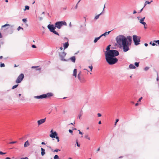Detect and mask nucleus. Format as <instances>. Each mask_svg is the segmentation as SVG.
<instances>
[{
  "label": "nucleus",
  "instance_id": "nucleus-29",
  "mask_svg": "<svg viewBox=\"0 0 159 159\" xmlns=\"http://www.w3.org/2000/svg\"><path fill=\"white\" fill-rule=\"evenodd\" d=\"M29 8H30V7H29V6H25V8L24 9V11H25L26 10H29Z\"/></svg>",
  "mask_w": 159,
  "mask_h": 159
},
{
  "label": "nucleus",
  "instance_id": "nucleus-41",
  "mask_svg": "<svg viewBox=\"0 0 159 159\" xmlns=\"http://www.w3.org/2000/svg\"><path fill=\"white\" fill-rule=\"evenodd\" d=\"M55 138L57 139V142H59V137L58 136H57Z\"/></svg>",
  "mask_w": 159,
  "mask_h": 159
},
{
  "label": "nucleus",
  "instance_id": "nucleus-31",
  "mask_svg": "<svg viewBox=\"0 0 159 159\" xmlns=\"http://www.w3.org/2000/svg\"><path fill=\"white\" fill-rule=\"evenodd\" d=\"M7 26H10V25H9V24H6L3 25H2V28H3V27H5Z\"/></svg>",
  "mask_w": 159,
  "mask_h": 159
},
{
  "label": "nucleus",
  "instance_id": "nucleus-4",
  "mask_svg": "<svg viewBox=\"0 0 159 159\" xmlns=\"http://www.w3.org/2000/svg\"><path fill=\"white\" fill-rule=\"evenodd\" d=\"M120 47H122L123 51L125 52L128 51L129 49V43L127 40L124 42Z\"/></svg>",
  "mask_w": 159,
  "mask_h": 159
},
{
  "label": "nucleus",
  "instance_id": "nucleus-46",
  "mask_svg": "<svg viewBox=\"0 0 159 159\" xmlns=\"http://www.w3.org/2000/svg\"><path fill=\"white\" fill-rule=\"evenodd\" d=\"M149 69V67H145V68H144V70H145V71H147V70H148Z\"/></svg>",
  "mask_w": 159,
  "mask_h": 159
},
{
  "label": "nucleus",
  "instance_id": "nucleus-54",
  "mask_svg": "<svg viewBox=\"0 0 159 159\" xmlns=\"http://www.w3.org/2000/svg\"><path fill=\"white\" fill-rule=\"evenodd\" d=\"M98 117H100V116H101V115H101V114L100 113H98Z\"/></svg>",
  "mask_w": 159,
  "mask_h": 159
},
{
  "label": "nucleus",
  "instance_id": "nucleus-33",
  "mask_svg": "<svg viewBox=\"0 0 159 159\" xmlns=\"http://www.w3.org/2000/svg\"><path fill=\"white\" fill-rule=\"evenodd\" d=\"M59 157L57 155H55L54 157V159H59Z\"/></svg>",
  "mask_w": 159,
  "mask_h": 159
},
{
  "label": "nucleus",
  "instance_id": "nucleus-32",
  "mask_svg": "<svg viewBox=\"0 0 159 159\" xmlns=\"http://www.w3.org/2000/svg\"><path fill=\"white\" fill-rule=\"evenodd\" d=\"M18 84H16V85H15L14 86H13L12 87V89H14L16 88V87H17V86H18Z\"/></svg>",
  "mask_w": 159,
  "mask_h": 159
},
{
  "label": "nucleus",
  "instance_id": "nucleus-25",
  "mask_svg": "<svg viewBox=\"0 0 159 159\" xmlns=\"http://www.w3.org/2000/svg\"><path fill=\"white\" fill-rule=\"evenodd\" d=\"M151 3V2H149L148 1H146L145 2V3H144V7H145V6L148 4H150Z\"/></svg>",
  "mask_w": 159,
  "mask_h": 159
},
{
  "label": "nucleus",
  "instance_id": "nucleus-7",
  "mask_svg": "<svg viewBox=\"0 0 159 159\" xmlns=\"http://www.w3.org/2000/svg\"><path fill=\"white\" fill-rule=\"evenodd\" d=\"M24 77V75L23 74H20L18 77L17 79L16 80V83L17 84H19L22 81Z\"/></svg>",
  "mask_w": 159,
  "mask_h": 159
},
{
  "label": "nucleus",
  "instance_id": "nucleus-36",
  "mask_svg": "<svg viewBox=\"0 0 159 159\" xmlns=\"http://www.w3.org/2000/svg\"><path fill=\"white\" fill-rule=\"evenodd\" d=\"M60 151V150L58 149H56L55 150H54L53 151V152H57L58 151Z\"/></svg>",
  "mask_w": 159,
  "mask_h": 159
},
{
  "label": "nucleus",
  "instance_id": "nucleus-24",
  "mask_svg": "<svg viewBox=\"0 0 159 159\" xmlns=\"http://www.w3.org/2000/svg\"><path fill=\"white\" fill-rule=\"evenodd\" d=\"M127 40H128L129 42H130L132 41V38L131 36H128L127 37V38H126Z\"/></svg>",
  "mask_w": 159,
  "mask_h": 159
},
{
  "label": "nucleus",
  "instance_id": "nucleus-5",
  "mask_svg": "<svg viewBox=\"0 0 159 159\" xmlns=\"http://www.w3.org/2000/svg\"><path fill=\"white\" fill-rule=\"evenodd\" d=\"M55 27L58 29H60L63 25H67V23L65 21H58L55 24Z\"/></svg>",
  "mask_w": 159,
  "mask_h": 159
},
{
  "label": "nucleus",
  "instance_id": "nucleus-34",
  "mask_svg": "<svg viewBox=\"0 0 159 159\" xmlns=\"http://www.w3.org/2000/svg\"><path fill=\"white\" fill-rule=\"evenodd\" d=\"M134 64L136 66L138 67L139 66V62H135L134 63Z\"/></svg>",
  "mask_w": 159,
  "mask_h": 159
},
{
  "label": "nucleus",
  "instance_id": "nucleus-23",
  "mask_svg": "<svg viewBox=\"0 0 159 159\" xmlns=\"http://www.w3.org/2000/svg\"><path fill=\"white\" fill-rule=\"evenodd\" d=\"M100 36L96 38L94 40V43H96L97 41L100 39Z\"/></svg>",
  "mask_w": 159,
  "mask_h": 159
},
{
  "label": "nucleus",
  "instance_id": "nucleus-9",
  "mask_svg": "<svg viewBox=\"0 0 159 159\" xmlns=\"http://www.w3.org/2000/svg\"><path fill=\"white\" fill-rule=\"evenodd\" d=\"M48 28L49 30L51 32H52L53 30H54L56 28L55 25H49L48 26Z\"/></svg>",
  "mask_w": 159,
  "mask_h": 159
},
{
  "label": "nucleus",
  "instance_id": "nucleus-17",
  "mask_svg": "<svg viewBox=\"0 0 159 159\" xmlns=\"http://www.w3.org/2000/svg\"><path fill=\"white\" fill-rule=\"evenodd\" d=\"M30 145V143L28 140L27 141L25 142L24 144V147L25 148L27 147Z\"/></svg>",
  "mask_w": 159,
  "mask_h": 159
},
{
  "label": "nucleus",
  "instance_id": "nucleus-57",
  "mask_svg": "<svg viewBox=\"0 0 159 159\" xmlns=\"http://www.w3.org/2000/svg\"><path fill=\"white\" fill-rule=\"evenodd\" d=\"M21 159H28V158L27 157H25V158H21Z\"/></svg>",
  "mask_w": 159,
  "mask_h": 159
},
{
  "label": "nucleus",
  "instance_id": "nucleus-51",
  "mask_svg": "<svg viewBox=\"0 0 159 159\" xmlns=\"http://www.w3.org/2000/svg\"><path fill=\"white\" fill-rule=\"evenodd\" d=\"M69 132L70 133H72H72H73V131H72V130H71V129H69Z\"/></svg>",
  "mask_w": 159,
  "mask_h": 159
},
{
  "label": "nucleus",
  "instance_id": "nucleus-64",
  "mask_svg": "<svg viewBox=\"0 0 159 159\" xmlns=\"http://www.w3.org/2000/svg\"><path fill=\"white\" fill-rule=\"evenodd\" d=\"M5 159H10V158L7 157L5 158Z\"/></svg>",
  "mask_w": 159,
  "mask_h": 159
},
{
  "label": "nucleus",
  "instance_id": "nucleus-8",
  "mask_svg": "<svg viewBox=\"0 0 159 159\" xmlns=\"http://www.w3.org/2000/svg\"><path fill=\"white\" fill-rule=\"evenodd\" d=\"M66 55V53L64 52L59 53V56L60 57L61 59V61H66V60L64 59V57H65Z\"/></svg>",
  "mask_w": 159,
  "mask_h": 159
},
{
  "label": "nucleus",
  "instance_id": "nucleus-19",
  "mask_svg": "<svg viewBox=\"0 0 159 159\" xmlns=\"http://www.w3.org/2000/svg\"><path fill=\"white\" fill-rule=\"evenodd\" d=\"M41 155H42V156H43L45 153V150L44 149H43L42 148H41Z\"/></svg>",
  "mask_w": 159,
  "mask_h": 159
},
{
  "label": "nucleus",
  "instance_id": "nucleus-47",
  "mask_svg": "<svg viewBox=\"0 0 159 159\" xmlns=\"http://www.w3.org/2000/svg\"><path fill=\"white\" fill-rule=\"evenodd\" d=\"M36 69V70H41V68L39 67V66H38V68H37Z\"/></svg>",
  "mask_w": 159,
  "mask_h": 159
},
{
  "label": "nucleus",
  "instance_id": "nucleus-3",
  "mask_svg": "<svg viewBox=\"0 0 159 159\" xmlns=\"http://www.w3.org/2000/svg\"><path fill=\"white\" fill-rule=\"evenodd\" d=\"M119 54V52L117 50H111L108 51H106L105 52V55L113 57L118 56Z\"/></svg>",
  "mask_w": 159,
  "mask_h": 159
},
{
  "label": "nucleus",
  "instance_id": "nucleus-18",
  "mask_svg": "<svg viewBox=\"0 0 159 159\" xmlns=\"http://www.w3.org/2000/svg\"><path fill=\"white\" fill-rule=\"evenodd\" d=\"M129 68L130 69H134L136 68L135 66L132 64H131L129 66Z\"/></svg>",
  "mask_w": 159,
  "mask_h": 159
},
{
  "label": "nucleus",
  "instance_id": "nucleus-28",
  "mask_svg": "<svg viewBox=\"0 0 159 159\" xmlns=\"http://www.w3.org/2000/svg\"><path fill=\"white\" fill-rule=\"evenodd\" d=\"M111 45H109L106 48L107 51H108L110 50Z\"/></svg>",
  "mask_w": 159,
  "mask_h": 159
},
{
  "label": "nucleus",
  "instance_id": "nucleus-30",
  "mask_svg": "<svg viewBox=\"0 0 159 159\" xmlns=\"http://www.w3.org/2000/svg\"><path fill=\"white\" fill-rule=\"evenodd\" d=\"M52 32L55 34L57 35L58 36H59V34L55 30H53Z\"/></svg>",
  "mask_w": 159,
  "mask_h": 159
},
{
  "label": "nucleus",
  "instance_id": "nucleus-1",
  "mask_svg": "<svg viewBox=\"0 0 159 159\" xmlns=\"http://www.w3.org/2000/svg\"><path fill=\"white\" fill-rule=\"evenodd\" d=\"M105 55V59L107 62L110 65L114 64L118 61V59L116 58L106 55Z\"/></svg>",
  "mask_w": 159,
  "mask_h": 159
},
{
  "label": "nucleus",
  "instance_id": "nucleus-42",
  "mask_svg": "<svg viewBox=\"0 0 159 159\" xmlns=\"http://www.w3.org/2000/svg\"><path fill=\"white\" fill-rule=\"evenodd\" d=\"M89 68L90 69L91 71H92V69H93V66H92V65H91V66H89Z\"/></svg>",
  "mask_w": 159,
  "mask_h": 159
},
{
  "label": "nucleus",
  "instance_id": "nucleus-11",
  "mask_svg": "<svg viewBox=\"0 0 159 159\" xmlns=\"http://www.w3.org/2000/svg\"><path fill=\"white\" fill-rule=\"evenodd\" d=\"M47 97V95L46 94H43L39 96H35L34 98L36 99H43Z\"/></svg>",
  "mask_w": 159,
  "mask_h": 159
},
{
  "label": "nucleus",
  "instance_id": "nucleus-52",
  "mask_svg": "<svg viewBox=\"0 0 159 159\" xmlns=\"http://www.w3.org/2000/svg\"><path fill=\"white\" fill-rule=\"evenodd\" d=\"M142 98H143L142 97H141L139 99L138 101L140 102Z\"/></svg>",
  "mask_w": 159,
  "mask_h": 159
},
{
  "label": "nucleus",
  "instance_id": "nucleus-56",
  "mask_svg": "<svg viewBox=\"0 0 159 159\" xmlns=\"http://www.w3.org/2000/svg\"><path fill=\"white\" fill-rule=\"evenodd\" d=\"M156 45H157L156 44L154 43H152V45L153 46H154Z\"/></svg>",
  "mask_w": 159,
  "mask_h": 159
},
{
  "label": "nucleus",
  "instance_id": "nucleus-53",
  "mask_svg": "<svg viewBox=\"0 0 159 159\" xmlns=\"http://www.w3.org/2000/svg\"><path fill=\"white\" fill-rule=\"evenodd\" d=\"M78 131H79V132L80 134H81V135L83 134V133L81 132L80 130H78Z\"/></svg>",
  "mask_w": 159,
  "mask_h": 159
},
{
  "label": "nucleus",
  "instance_id": "nucleus-43",
  "mask_svg": "<svg viewBox=\"0 0 159 159\" xmlns=\"http://www.w3.org/2000/svg\"><path fill=\"white\" fill-rule=\"evenodd\" d=\"M17 142L16 141H13V142H10L9 143L10 144H14V143H16Z\"/></svg>",
  "mask_w": 159,
  "mask_h": 159
},
{
  "label": "nucleus",
  "instance_id": "nucleus-55",
  "mask_svg": "<svg viewBox=\"0 0 159 159\" xmlns=\"http://www.w3.org/2000/svg\"><path fill=\"white\" fill-rule=\"evenodd\" d=\"M78 3H77V4H76V5L75 6V9H77V7H78Z\"/></svg>",
  "mask_w": 159,
  "mask_h": 159
},
{
  "label": "nucleus",
  "instance_id": "nucleus-40",
  "mask_svg": "<svg viewBox=\"0 0 159 159\" xmlns=\"http://www.w3.org/2000/svg\"><path fill=\"white\" fill-rule=\"evenodd\" d=\"M76 143L78 147H80V144L78 143L77 140H76Z\"/></svg>",
  "mask_w": 159,
  "mask_h": 159
},
{
  "label": "nucleus",
  "instance_id": "nucleus-10",
  "mask_svg": "<svg viewBox=\"0 0 159 159\" xmlns=\"http://www.w3.org/2000/svg\"><path fill=\"white\" fill-rule=\"evenodd\" d=\"M51 134H50L49 136L52 138H55L57 135V133L56 131L53 132L52 130L51 131Z\"/></svg>",
  "mask_w": 159,
  "mask_h": 159
},
{
  "label": "nucleus",
  "instance_id": "nucleus-16",
  "mask_svg": "<svg viewBox=\"0 0 159 159\" xmlns=\"http://www.w3.org/2000/svg\"><path fill=\"white\" fill-rule=\"evenodd\" d=\"M77 69H74L73 70V76H74L75 77V78L77 77Z\"/></svg>",
  "mask_w": 159,
  "mask_h": 159
},
{
  "label": "nucleus",
  "instance_id": "nucleus-37",
  "mask_svg": "<svg viewBox=\"0 0 159 159\" xmlns=\"http://www.w3.org/2000/svg\"><path fill=\"white\" fill-rule=\"evenodd\" d=\"M119 120L118 119H117L116 120V122H115V124H114L115 126H116V123L119 121Z\"/></svg>",
  "mask_w": 159,
  "mask_h": 159
},
{
  "label": "nucleus",
  "instance_id": "nucleus-48",
  "mask_svg": "<svg viewBox=\"0 0 159 159\" xmlns=\"http://www.w3.org/2000/svg\"><path fill=\"white\" fill-rule=\"evenodd\" d=\"M6 152H0V154L1 155L5 154H6Z\"/></svg>",
  "mask_w": 159,
  "mask_h": 159
},
{
  "label": "nucleus",
  "instance_id": "nucleus-63",
  "mask_svg": "<svg viewBox=\"0 0 159 159\" xmlns=\"http://www.w3.org/2000/svg\"><path fill=\"white\" fill-rule=\"evenodd\" d=\"M100 148H98V149L97 150V152H98V151H99L100 150Z\"/></svg>",
  "mask_w": 159,
  "mask_h": 159
},
{
  "label": "nucleus",
  "instance_id": "nucleus-35",
  "mask_svg": "<svg viewBox=\"0 0 159 159\" xmlns=\"http://www.w3.org/2000/svg\"><path fill=\"white\" fill-rule=\"evenodd\" d=\"M20 29H22V30H23V28L21 27L20 26H19L17 28V30L18 31H19Z\"/></svg>",
  "mask_w": 159,
  "mask_h": 159
},
{
  "label": "nucleus",
  "instance_id": "nucleus-38",
  "mask_svg": "<svg viewBox=\"0 0 159 159\" xmlns=\"http://www.w3.org/2000/svg\"><path fill=\"white\" fill-rule=\"evenodd\" d=\"M46 95H47V97L51 96H52V94L51 93H48Z\"/></svg>",
  "mask_w": 159,
  "mask_h": 159
},
{
  "label": "nucleus",
  "instance_id": "nucleus-12",
  "mask_svg": "<svg viewBox=\"0 0 159 159\" xmlns=\"http://www.w3.org/2000/svg\"><path fill=\"white\" fill-rule=\"evenodd\" d=\"M46 118L40 119L37 121V123L39 125L44 123L46 121Z\"/></svg>",
  "mask_w": 159,
  "mask_h": 159
},
{
  "label": "nucleus",
  "instance_id": "nucleus-26",
  "mask_svg": "<svg viewBox=\"0 0 159 159\" xmlns=\"http://www.w3.org/2000/svg\"><path fill=\"white\" fill-rule=\"evenodd\" d=\"M102 14V13H101L100 14H99L97 16H95V18H94V19L95 20H96L98 19L99 18V16H100Z\"/></svg>",
  "mask_w": 159,
  "mask_h": 159
},
{
  "label": "nucleus",
  "instance_id": "nucleus-27",
  "mask_svg": "<svg viewBox=\"0 0 159 159\" xmlns=\"http://www.w3.org/2000/svg\"><path fill=\"white\" fill-rule=\"evenodd\" d=\"M82 112V111H81L80 113L79 114L78 116V118H79L80 119V117H81V116H82V114H83V113Z\"/></svg>",
  "mask_w": 159,
  "mask_h": 159
},
{
  "label": "nucleus",
  "instance_id": "nucleus-6",
  "mask_svg": "<svg viewBox=\"0 0 159 159\" xmlns=\"http://www.w3.org/2000/svg\"><path fill=\"white\" fill-rule=\"evenodd\" d=\"M140 37L137 36L136 35H134L133 36V40L134 43V44L137 45L139 44L140 42Z\"/></svg>",
  "mask_w": 159,
  "mask_h": 159
},
{
  "label": "nucleus",
  "instance_id": "nucleus-39",
  "mask_svg": "<svg viewBox=\"0 0 159 159\" xmlns=\"http://www.w3.org/2000/svg\"><path fill=\"white\" fill-rule=\"evenodd\" d=\"M153 42L157 43L158 45H159V40H154Z\"/></svg>",
  "mask_w": 159,
  "mask_h": 159
},
{
  "label": "nucleus",
  "instance_id": "nucleus-60",
  "mask_svg": "<svg viewBox=\"0 0 159 159\" xmlns=\"http://www.w3.org/2000/svg\"><path fill=\"white\" fill-rule=\"evenodd\" d=\"M137 13V12L135 10H134L133 11V14H135Z\"/></svg>",
  "mask_w": 159,
  "mask_h": 159
},
{
  "label": "nucleus",
  "instance_id": "nucleus-15",
  "mask_svg": "<svg viewBox=\"0 0 159 159\" xmlns=\"http://www.w3.org/2000/svg\"><path fill=\"white\" fill-rule=\"evenodd\" d=\"M81 71H80L79 72V73L78 74V75L77 77H78V78L79 80H80V81L81 82H83V81L81 80V77H80V76H81Z\"/></svg>",
  "mask_w": 159,
  "mask_h": 159
},
{
  "label": "nucleus",
  "instance_id": "nucleus-2",
  "mask_svg": "<svg viewBox=\"0 0 159 159\" xmlns=\"http://www.w3.org/2000/svg\"><path fill=\"white\" fill-rule=\"evenodd\" d=\"M116 40L117 44L121 46V44L127 40V39L124 35H119L116 37Z\"/></svg>",
  "mask_w": 159,
  "mask_h": 159
},
{
  "label": "nucleus",
  "instance_id": "nucleus-50",
  "mask_svg": "<svg viewBox=\"0 0 159 159\" xmlns=\"http://www.w3.org/2000/svg\"><path fill=\"white\" fill-rule=\"evenodd\" d=\"M32 48H36V46L35 45H34V44L32 45Z\"/></svg>",
  "mask_w": 159,
  "mask_h": 159
},
{
  "label": "nucleus",
  "instance_id": "nucleus-44",
  "mask_svg": "<svg viewBox=\"0 0 159 159\" xmlns=\"http://www.w3.org/2000/svg\"><path fill=\"white\" fill-rule=\"evenodd\" d=\"M22 21L25 22V23L27 21V19H22Z\"/></svg>",
  "mask_w": 159,
  "mask_h": 159
},
{
  "label": "nucleus",
  "instance_id": "nucleus-62",
  "mask_svg": "<svg viewBox=\"0 0 159 159\" xmlns=\"http://www.w3.org/2000/svg\"><path fill=\"white\" fill-rule=\"evenodd\" d=\"M138 105H139L138 103H136L135 104V106H138Z\"/></svg>",
  "mask_w": 159,
  "mask_h": 159
},
{
  "label": "nucleus",
  "instance_id": "nucleus-59",
  "mask_svg": "<svg viewBox=\"0 0 159 159\" xmlns=\"http://www.w3.org/2000/svg\"><path fill=\"white\" fill-rule=\"evenodd\" d=\"M66 8H67V7H65L63 8V9L65 10H66Z\"/></svg>",
  "mask_w": 159,
  "mask_h": 159
},
{
  "label": "nucleus",
  "instance_id": "nucleus-20",
  "mask_svg": "<svg viewBox=\"0 0 159 159\" xmlns=\"http://www.w3.org/2000/svg\"><path fill=\"white\" fill-rule=\"evenodd\" d=\"M84 138L85 139H88V140H90V138L89 137V136L88 134H85V135L84 136Z\"/></svg>",
  "mask_w": 159,
  "mask_h": 159
},
{
  "label": "nucleus",
  "instance_id": "nucleus-21",
  "mask_svg": "<svg viewBox=\"0 0 159 159\" xmlns=\"http://www.w3.org/2000/svg\"><path fill=\"white\" fill-rule=\"evenodd\" d=\"M143 21L144 20H139V22L145 26L146 25V23L145 22H144Z\"/></svg>",
  "mask_w": 159,
  "mask_h": 159
},
{
  "label": "nucleus",
  "instance_id": "nucleus-61",
  "mask_svg": "<svg viewBox=\"0 0 159 159\" xmlns=\"http://www.w3.org/2000/svg\"><path fill=\"white\" fill-rule=\"evenodd\" d=\"M144 45H145V46L147 47V46H148V44L147 43H145L144 44Z\"/></svg>",
  "mask_w": 159,
  "mask_h": 159
},
{
  "label": "nucleus",
  "instance_id": "nucleus-13",
  "mask_svg": "<svg viewBox=\"0 0 159 159\" xmlns=\"http://www.w3.org/2000/svg\"><path fill=\"white\" fill-rule=\"evenodd\" d=\"M111 32V31H109L108 32H105L104 33L101 34L100 36V38L102 37V36H105V37L106 36H107V35H108V34H109Z\"/></svg>",
  "mask_w": 159,
  "mask_h": 159
},
{
  "label": "nucleus",
  "instance_id": "nucleus-14",
  "mask_svg": "<svg viewBox=\"0 0 159 159\" xmlns=\"http://www.w3.org/2000/svg\"><path fill=\"white\" fill-rule=\"evenodd\" d=\"M69 46V43L68 42H67L63 44L64 48V49H66L68 48Z\"/></svg>",
  "mask_w": 159,
  "mask_h": 159
},
{
  "label": "nucleus",
  "instance_id": "nucleus-49",
  "mask_svg": "<svg viewBox=\"0 0 159 159\" xmlns=\"http://www.w3.org/2000/svg\"><path fill=\"white\" fill-rule=\"evenodd\" d=\"M38 68V66H32L31 67L32 68Z\"/></svg>",
  "mask_w": 159,
  "mask_h": 159
},
{
  "label": "nucleus",
  "instance_id": "nucleus-58",
  "mask_svg": "<svg viewBox=\"0 0 159 159\" xmlns=\"http://www.w3.org/2000/svg\"><path fill=\"white\" fill-rule=\"evenodd\" d=\"M59 49L61 51V50H62V49H63V48H62V47H61Z\"/></svg>",
  "mask_w": 159,
  "mask_h": 159
},
{
  "label": "nucleus",
  "instance_id": "nucleus-22",
  "mask_svg": "<svg viewBox=\"0 0 159 159\" xmlns=\"http://www.w3.org/2000/svg\"><path fill=\"white\" fill-rule=\"evenodd\" d=\"M70 59L71 61L73 62H75V56H73L70 58Z\"/></svg>",
  "mask_w": 159,
  "mask_h": 159
},
{
  "label": "nucleus",
  "instance_id": "nucleus-45",
  "mask_svg": "<svg viewBox=\"0 0 159 159\" xmlns=\"http://www.w3.org/2000/svg\"><path fill=\"white\" fill-rule=\"evenodd\" d=\"M5 66V65L4 63H1L0 65V67H3Z\"/></svg>",
  "mask_w": 159,
  "mask_h": 159
}]
</instances>
